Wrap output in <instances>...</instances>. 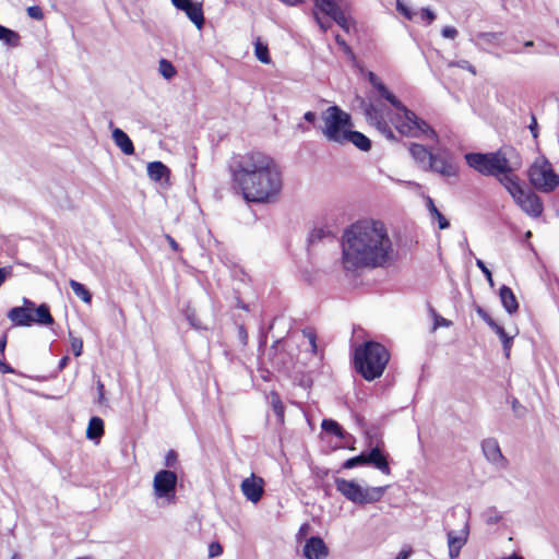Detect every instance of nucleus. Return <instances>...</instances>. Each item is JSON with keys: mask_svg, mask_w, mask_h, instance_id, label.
Segmentation results:
<instances>
[{"mask_svg": "<svg viewBox=\"0 0 559 559\" xmlns=\"http://www.w3.org/2000/svg\"><path fill=\"white\" fill-rule=\"evenodd\" d=\"M0 41L9 48H15L21 44V36L17 32L0 25Z\"/></svg>", "mask_w": 559, "mask_h": 559, "instance_id": "nucleus-27", "label": "nucleus"}, {"mask_svg": "<svg viewBox=\"0 0 559 559\" xmlns=\"http://www.w3.org/2000/svg\"><path fill=\"white\" fill-rule=\"evenodd\" d=\"M499 181L510 193L514 201L519 199L520 195H522V193L525 191V189L521 186L519 178L512 175L511 171L501 174Z\"/></svg>", "mask_w": 559, "mask_h": 559, "instance_id": "nucleus-20", "label": "nucleus"}, {"mask_svg": "<svg viewBox=\"0 0 559 559\" xmlns=\"http://www.w3.org/2000/svg\"><path fill=\"white\" fill-rule=\"evenodd\" d=\"M409 152L416 163L424 170H428L429 166H431V158L433 154L420 144H412Z\"/></svg>", "mask_w": 559, "mask_h": 559, "instance_id": "nucleus-21", "label": "nucleus"}, {"mask_svg": "<svg viewBox=\"0 0 559 559\" xmlns=\"http://www.w3.org/2000/svg\"><path fill=\"white\" fill-rule=\"evenodd\" d=\"M35 307H36V306H35V304H34L32 300H29V299H27V298H23V306H21L20 308H27V309H28V311H32V312H33V310L35 309Z\"/></svg>", "mask_w": 559, "mask_h": 559, "instance_id": "nucleus-55", "label": "nucleus"}, {"mask_svg": "<svg viewBox=\"0 0 559 559\" xmlns=\"http://www.w3.org/2000/svg\"><path fill=\"white\" fill-rule=\"evenodd\" d=\"M335 486L347 500L356 504L378 502L384 496L386 487H362L355 480L336 478Z\"/></svg>", "mask_w": 559, "mask_h": 559, "instance_id": "nucleus-7", "label": "nucleus"}, {"mask_svg": "<svg viewBox=\"0 0 559 559\" xmlns=\"http://www.w3.org/2000/svg\"><path fill=\"white\" fill-rule=\"evenodd\" d=\"M302 552L307 559H325L329 549L321 537L313 536L306 540Z\"/></svg>", "mask_w": 559, "mask_h": 559, "instance_id": "nucleus-17", "label": "nucleus"}, {"mask_svg": "<svg viewBox=\"0 0 559 559\" xmlns=\"http://www.w3.org/2000/svg\"><path fill=\"white\" fill-rule=\"evenodd\" d=\"M304 119L306 120V122L314 124L317 122V114L313 111H307L304 115Z\"/></svg>", "mask_w": 559, "mask_h": 559, "instance_id": "nucleus-48", "label": "nucleus"}, {"mask_svg": "<svg viewBox=\"0 0 559 559\" xmlns=\"http://www.w3.org/2000/svg\"><path fill=\"white\" fill-rule=\"evenodd\" d=\"M369 80L380 95L396 109L394 117L390 121L401 134L414 138L427 136L433 140L437 139L436 132L424 120L403 106L395 95L381 83L378 76L370 73Z\"/></svg>", "mask_w": 559, "mask_h": 559, "instance_id": "nucleus-4", "label": "nucleus"}, {"mask_svg": "<svg viewBox=\"0 0 559 559\" xmlns=\"http://www.w3.org/2000/svg\"><path fill=\"white\" fill-rule=\"evenodd\" d=\"M171 3L178 9L183 11L190 21L201 29L204 24V15L202 4L192 0H171Z\"/></svg>", "mask_w": 559, "mask_h": 559, "instance_id": "nucleus-14", "label": "nucleus"}, {"mask_svg": "<svg viewBox=\"0 0 559 559\" xmlns=\"http://www.w3.org/2000/svg\"><path fill=\"white\" fill-rule=\"evenodd\" d=\"M431 313L433 317V328H432L433 330H437L438 328H442V326L449 328L451 325V321H449L448 319L442 318L435 311H432Z\"/></svg>", "mask_w": 559, "mask_h": 559, "instance_id": "nucleus-41", "label": "nucleus"}, {"mask_svg": "<svg viewBox=\"0 0 559 559\" xmlns=\"http://www.w3.org/2000/svg\"><path fill=\"white\" fill-rule=\"evenodd\" d=\"M254 56L260 62L264 64H270L272 61L267 45L264 44L260 38H257L254 41Z\"/></svg>", "mask_w": 559, "mask_h": 559, "instance_id": "nucleus-29", "label": "nucleus"}, {"mask_svg": "<svg viewBox=\"0 0 559 559\" xmlns=\"http://www.w3.org/2000/svg\"><path fill=\"white\" fill-rule=\"evenodd\" d=\"M426 201H427V207H428V210H429L430 214H431L432 216H433V215H436L439 211H438V209L436 207V205H435V203H433L432 199H431V198H429V197H427Z\"/></svg>", "mask_w": 559, "mask_h": 559, "instance_id": "nucleus-50", "label": "nucleus"}, {"mask_svg": "<svg viewBox=\"0 0 559 559\" xmlns=\"http://www.w3.org/2000/svg\"><path fill=\"white\" fill-rule=\"evenodd\" d=\"M478 313L491 329L497 324L485 311L478 310Z\"/></svg>", "mask_w": 559, "mask_h": 559, "instance_id": "nucleus-47", "label": "nucleus"}, {"mask_svg": "<svg viewBox=\"0 0 559 559\" xmlns=\"http://www.w3.org/2000/svg\"><path fill=\"white\" fill-rule=\"evenodd\" d=\"M322 429L324 431L331 432L337 437H343V430H342L341 426L332 419H324L322 421Z\"/></svg>", "mask_w": 559, "mask_h": 559, "instance_id": "nucleus-36", "label": "nucleus"}, {"mask_svg": "<svg viewBox=\"0 0 559 559\" xmlns=\"http://www.w3.org/2000/svg\"><path fill=\"white\" fill-rule=\"evenodd\" d=\"M309 345L311 346V350L314 353L317 350L316 337L312 333L308 334Z\"/></svg>", "mask_w": 559, "mask_h": 559, "instance_id": "nucleus-57", "label": "nucleus"}, {"mask_svg": "<svg viewBox=\"0 0 559 559\" xmlns=\"http://www.w3.org/2000/svg\"><path fill=\"white\" fill-rule=\"evenodd\" d=\"M9 320L16 326H29L32 324V311L27 308L14 307L8 312Z\"/></svg>", "mask_w": 559, "mask_h": 559, "instance_id": "nucleus-23", "label": "nucleus"}, {"mask_svg": "<svg viewBox=\"0 0 559 559\" xmlns=\"http://www.w3.org/2000/svg\"><path fill=\"white\" fill-rule=\"evenodd\" d=\"M346 32L349 31L352 26V21L348 16L345 15V13L342 11V9L331 17Z\"/></svg>", "mask_w": 559, "mask_h": 559, "instance_id": "nucleus-37", "label": "nucleus"}, {"mask_svg": "<svg viewBox=\"0 0 559 559\" xmlns=\"http://www.w3.org/2000/svg\"><path fill=\"white\" fill-rule=\"evenodd\" d=\"M104 435V421L99 417H92L86 429V438L90 440H99Z\"/></svg>", "mask_w": 559, "mask_h": 559, "instance_id": "nucleus-28", "label": "nucleus"}, {"mask_svg": "<svg viewBox=\"0 0 559 559\" xmlns=\"http://www.w3.org/2000/svg\"><path fill=\"white\" fill-rule=\"evenodd\" d=\"M176 461V454L175 452L170 451L166 455V465L173 466L174 462Z\"/></svg>", "mask_w": 559, "mask_h": 559, "instance_id": "nucleus-56", "label": "nucleus"}, {"mask_svg": "<svg viewBox=\"0 0 559 559\" xmlns=\"http://www.w3.org/2000/svg\"><path fill=\"white\" fill-rule=\"evenodd\" d=\"M483 452L486 459L497 467H504L506 460L500 451L499 444L493 439H487L483 442Z\"/></svg>", "mask_w": 559, "mask_h": 559, "instance_id": "nucleus-18", "label": "nucleus"}, {"mask_svg": "<svg viewBox=\"0 0 559 559\" xmlns=\"http://www.w3.org/2000/svg\"><path fill=\"white\" fill-rule=\"evenodd\" d=\"M166 239H167V241H168L169 246H170L175 251H177V250L179 249L178 243L176 242V240H175L171 236L167 235V236H166Z\"/></svg>", "mask_w": 559, "mask_h": 559, "instance_id": "nucleus-58", "label": "nucleus"}, {"mask_svg": "<svg viewBox=\"0 0 559 559\" xmlns=\"http://www.w3.org/2000/svg\"><path fill=\"white\" fill-rule=\"evenodd\" d=\"M69 285L78 298H80L85 304H91L92 294L83 284L74 280H70Z\"/></svg>", "mask_w": 559, "mask_h": 559, "instance_id": "nucleus-30", "label": "nucleus"}, {"mask_svg": "<svg viewBox=\"0 0 559 559\" xmlns=\"http://www.w3.org/2000/svg\"><path fill=\"white\" fill-rule=\"evenodd\" d=\"M409 556L408 551H401L395 559H407Z\"/></svg>", "mask_w": 559, "mask_h": 559, "instance_id": "nucleus-61", "label": "nucleus"}, {"mask_svg": "<svg viewBox=\"0 0 559 559\" xmlns=\"http://www.w3.org/2000/svg\"><path fill=\"white\" fill-rule=\"evenodd\" d=\"M491 330L500 337L502 345H503L506 356L508 357L511 346H512V340H513L514 335H508L506 333L504 329L502 326H500L499 324H496Z\"/></svg>", "mask_w": 559, "mask_h": 559, "instance_id": "nucleus-33", "label": "nucleus"}, {"mask_svg": "<svg viewBox=\"0 0 559 559\" xmlns=\"http://www.w3.org/2000/svg\"><path fill=\"white\" fill-rule=\"evenodd\" d=\"M335 39H336V43H337L340 46H342V47H343V49H344L345 51H348V50H349L348 46L346 45V43H345V40H344L343 38H341V37L337 35V36L335 37Z\"/></svg>", "mask_w": 559, "mask_h": 559, "instance_id": "nucleus-60", "label": "nucleus"}, {"mask_svg": "<svg viewBox=\"0 0 559 559\" xmlns=\"http://www.w3.org/2000/svg\"><path fill=\"white\" fill-rule=\"evenodd\" d=\"M27 14L29 17L35 20H41L44 17L41 9L37 5L28 7Z\"/></svg>", "mask_w": 559, "mask_h": 559, "instance_id": "nucleus-43", "label": "nucleus"}, {"mask_svg": "<svg viewBox=\"0 0 559 559\" xmlns=\"http://www.w3.org/2000/svg\"><path fill=\"white\" fill-rule=\"evenodd\" d=\"M478 313L491 329L497 324L485 311L478 310Z\"/></svg>", "mask_w": 559, "mask_h": 559, "instance_id": "nucleus-46", "label": "nucleus"}, {"mask_svg": "<svg viewBox=\"0 0 559 559\" xmlns=\"http://www.w3.org/2000/svg\"><path fill=\"white\" fill-rule=\"evenodd\" d=\"M450 67H457V68H461L463 70H466V71L471 72L474 75L476 74L475 67L473 64H471L466 60H461V61H457V62H451Z\"/></svg>", "mask_w": 559, "mask_h": 559, "instance_id": "nucleus-42", "label": "nucleus"}, {"mask_svg": "<svg viewBox=\"0 0 559 559\" xmlns=\"http://www.w3.org/2000/svg\"><path fill=\"white\" fill-rule=\"evenodd\" d=\"M281 1L288 5H296L300 2V0H281Z\"/></svg>", "mask_w": 559, "mask_h": 559, "instance_id": "nucleus-63", "label": "nucleus"}, {"mask_svg": "<svg viewBox=\"0 0 559 559\" xmlns=\"http://www.w3.org/2000/svg\"><path fill=\"white\" fill-rule=\"evenodd\" d=\"M69 361V357L68 356H64L61 360H60V364H59V367L62 369L67 366Z\"/></svg>", "mask_w": 559, "mask_h": 559, "instance_id": "nucleus-62", "label": "nucleus"}, {"mask_svg": "<svg viewBox=\"0 0 559 559\" xmlns=\"http://www.w3.org/2000/svg\"><path fill=\"white\" fill-rule=\"evenodd\" d=\"M222 554V547L219 544H212L210 546V556L211 557H216V556H219Z\"/></svg>", "mask_w": 559, "mask_h": 559, "instance_id": "nucleus-49", "label": "nucleus"}, {"mask_svg": "<svg viewBox=\"0 0 559 559\" xmlns=\"http://www.w3.org/2000/svg\"><path fill=\"white\" fill-rule=\"evenodd\" d=\"M316 7L326 14L328 16L332 17L335 15L340 10L341 7L336 3L335 0H314Z\"/></svg>", "mask_w": 559, "mask_h": 559, "instance_id": "nucleus-31", "label": "nucleus"}, {"mask_svg": "<svg viewBox=\"0 0 559 559\" xmlns=\"http://www.w3.org/2000/svg\"><path fill=\"white\" fill-rule=\"evenodd\" d=\"M321 121L320 131L328 142L342 146L350 143L364 152L371 148V141L354 130L350 115L341 107H328L321 112Z\"/></svg>", "mask_w": 559, "mask_h": 559, "instance_id": "nucleus-3", "label": "nucleus"}, {"mask_svg": "<svg viewBox=\"0 0 559 559\" xmlns=\"http://www.w3.org/2000/svg\"><path fill=\"white\" fill-rule=\"evenodd\" d=\"M481 516L487 525L498 524L503 519L502 512L495 507H489L486 510H484Z\"/></svg>", "mask_w": 559, "mask_h": 559, "instance_id": "nucleus-32", "label": "nucleus"}, {"mask_svg": "<svg viewBox=\"0 0 559 559\" xmlns=\"http://www.w3.org/2000/svg\"><path fill=\"white\" fill-rule=\"evenodd\" d=\"M365 112L367 120L371 126L376 127L385 138L390 140L394 138L390 122L381 108L371 104L366 107Z\"/></svg>", "mask_w": 559, "mask_h": 559, "instance_id": "nucleus-12", "label": "nucleus"}, {"mask_svg": "<svg viewBox=\"0 0 559 559\" xmlns=\"http://www.w3.org/2000/svg\"><path fill=\"white\" fill-rule=\"evenodd\" d=\"M158 71L160 73V75L166 79V80H170L173 79L177 71L175 69V67L173 66V63L166 59H160L159 62H158Z\"/></svg>", "mask_w": 559, "mask_h": 559, "instance_id": "nucleus-34", "label": "nucleus"}, {"mask_svg": "<svg viewBox=\"0 0 559 559\" xmlns=\"http://www.w3.org/2000/svg\"><path fill=\"white\" fill-rule=\"evenodd\" d=\"M389 359L386 348L377 342H366L355 349V367L367 381L380 378Z\"/></svg>", "mask_w": 559, "mask_h": 559, "instance_id": "nucleus-5", "label": "nucleus"}, {"mask_svg": "<svg viewBox=\"0 0 559 559\" xmlns=\"http://www.w3.org/2000/svg\"><path fill=\"white\" fill-rule=\"evenodd\" d=\"M308 527H309V526H308V524H304V525L300 527V530H299V534H300V535H305V534L307 533V531H308Z\"/></svg>", "mask_w": 559, "mask_h": 559, "instance_id": "nucleus-64", "label": "nucleus"}, {"mask_svg": "<svg viewBox=\"0 0 559 559\" xmlns=\"http://www.w3.org/2000/svg\"><path fill=\"white\" fill-rule=\"evenodd\" d=\"M32 323L39 325H51L53 318L50 314L49 307L46 304H41L32 312Z\"/></svg>", "mask_w": 559, "mask_h": 559, "instance_id": "nucleus-26", "label": "nucleus"}, {"mask_svg": "<svg viewBox=\"0 0 559 559\" xmlns=\"http://www.w3.org/2000/svg\"><path fill=\"white\" fill-rule=\"evenodd\" d=\"M270 399H271V405H272L274 413L276 414L278 420L281 423H283L284 421V405H283L278 394L275 392H272L270 395Z\"/></svg>", "mask_w": 559, "mask_h": 559, "instance_id": "nucleus-35", "label": "nucleus"}, {"mask_svg": "<svg viewBox=\"0 0 559 559\" xmlns=\"http://www.w3.org/2000/svg\"><path fill=\"white\" fill-rule=\"evenodd\" d=\"M395 9L405 20L421 26H429L437 19L432 9L420 8L417 0H395Z\"/></svg>", "mask_w": 559, "mask_h": 559, "instance_id": "nucleus-10", "label": "nucleus"}, {"mask_svg": "<svg viewBox=\"0 0 559 559\" xmlns=\"http://www.w3.org/2000/svg\"><path fill=\"white\" fill-rule=\"evenodd\" d=\"M296 131H297L298 133H306V132H308V131H309V127H307V126H306V124H304V123H298V124L296 126Z\"/></svg>", "mask_w": 559, "mask_h": 559, "instance_id": "nucleus-59", "label": "nucleus"}, {"mask_svg": "<svg viewBox=\"0 0 559 559\" xmlns=\"http://www.w3.org/2000/svg\"><path fill=\"white\" fill-rule=\"evenodd\" d=\"M468 525L465 524L460 531L448 532V548L450 559H456L460 556V551L468 539Z\"/></svg>", "mask_w": 559, "mask_h": 559, "instance_id": "nucleus-16", "label": "nucleus"}, {"mask_svg": "<svg viewBox=\"0 0 559 559\" xmlns=\"http://www.w3.org/2000/svg\"><path fill=\"white\" fill-rule=\"evenodd\" d=\"M433 217L437 218L440 229H445L449 227V222L440 212L433 215Z\"/></svg>", "mask_w": 559, "mask_h": 559, "instance_id": "nucleus-45", "label": "nucleus"}, {"mask_svg": "<svg viewBox=\"0 0 559 559\" xmlns=\"http://www.w3.org/2000/svg\"><path fill=\"white\" fill-rule=\"evenodd\" d=\"M234 180L249 202H273L283 189L281 167L273 157L260 151H251L239 157Z\"/></svg>", "mask_w": 559, "mask_h": 559, "instance_id": "nucleus-2", "label": "nucleus"}, {"mask_svg": "<svg viewBox=\"0 0 559 559\" xmlns=\"http://www.w3.org/2000/svg\"><path fill=\"white\" fill-rule=\"evenodd\" d=\"M11 275V269L0 267V286Z\"/></svg>", "mask_w": 559, "mask_h": 559, "instance_id": "nucleus-52", "label": "nucleus"}, {"mask_svg": "<svg viewBox=\"0 0 559 559\" xmlns=\"http://www.w3.org/2000/svg\"><path fill=\"white\" fill-rule=\"evenodd\" d=\"M428 170H433L445 177H455L459 173L453 158L445 152L432 155L431 166H429Z\"/></svg>", "mask_w": 559, "mask_h": 559, "instance_id": "nucleus-13", "label": "nucleus"}, {"mask_svg": "<svg viewBox=\"0 0 559 559\" xmlns=\"http://www.w3.org/2000/svg\"><path fill=\"white\" fill-rule=\"evenodd\" d=\"M476 265L480 269V271L486 276V280H487L489 286L493 287L495 286V282H493V278H492V274H491L490 270L485 265L484 261L480 260V259H477L476 260Z\"/></svg>", "mask_w": 559, "mask_h": 559, "instance_id": "nucleus-40", "label": "nucleus"}, {"mask_svg": "<svg viewBox=\"0 0 559 559\" xmlns=\"http://www.w3.org/2000/svg\"><path fill=\"white\" fill-rule=\"evenodd\" d=\"M147 176L155 182H169L170 169L162 162H151L146 166Z\"/></svg>", "mask_w": 559, "mask_h": 559, "instance_id": "nucleus-19", "label": "nucleus"}, {"mask_svg": "<svg viewBox=\"0 0 559 559\" xmlns=\"http://www.w3.org/2000/svg\"><path fill=\"white\" fill-rule=\"evenodd\" d=\"M314 17L322 31H326L330 27V23L324 22L317 13H314Z\"/></svg>", "mask_w": 559, "mask_h": 559, "instance_id": "nucleus-54", "label": "nucleus"}, {"mask_svg": "<svg viewBox=\"0 0 559 559\" xmlns=\"http://www.w3.org/2000/svg\"><path fill=\"white\" fill-rule=\"evenodd\" d=\"M514 202L530 216L538 217L543 213L540 199L530 190H525Z\"/></svg>", "mask_w": 559, "mask_h": 559, "instance_id": "nucleus-15", "label": "nucleus"}, {"mask_svg": "<svg viewBox=\"0 0 559 559\" xmlns=\"http://www.w3.org/2000/svg\"><path fill=\"white\" fill-rule=\"evenodd\" d=\"M499 296L501 304L508 313L512 314L518 311L519 304L511 288L508 286H502L500 288Z\"/></svg>", "mask_w": 559, "mask_h": 559, "instance_id": "nucleus-25", "label": "nucleus"}, {"mask_svg": "<svg viewBox=\"0 0 559 559\" xmlns=\"http://www.w3.org/2000/svg\"><path fill=\"white\" fill-rule=\"evenodd\" d=\"M264 485L262 477L251 474L241 481L240 489L246 499L255 504L263 497Z\"/></svg>", "mask_w": 559, "mask_h": 559, "instance_id": "nucleus-11", "label": "nucleus"}, {"mask_svg": "<svg viewBox=\"0 0 559 559\" xmlns=\"http://www.w3.org/2000/svg\"><path fill=\"white\" fill-rule=\"evenodd\" d=\"M469 167L485 176H497L511 171V167L506 155L498 151L493 153H468L465 155Z\"/></svg>", "mask_w": 559, "mask_h": 559, "instance_id": "nucleus-6", "label": "nucleus"}, {"mask_svg": "<svg viewBox=\"0 0 559 559\" xmlns=\"http://www.w3.org/2000/svg\"><path fill=\"white\" fill-rule=\"evenodd\" d=\"M178 476L169 469L158 471L152 483L153 497L159 507H168L177 501Z\"/></svg>", "mask_w": 559, "mask_h": 559, "instance_id": "nucleus-8", "label": "nucleus"}, {"mask_svg": "<svg viewBox=\"0 0 559 559\" xmlns=\"http://www.w3.org/2000/svg\"><path fill=\"white\" fill-rule=\"evenodd\" d=\"M112 140L115 144L126 155H132L134 153V146L129 138V135L121 129L115 128L112 130Z\"/></svg>", "mask_w": 559, "mask_h": 559, "instance_id": "nucleus-24", "label": "nucleus"}, {"mask_svg": "<svg viewBox=\"0 0 559 559\" xmlns=\"http://www.w3.org/2000/svg\"><path fill=\"white\" fill-rule=\"evenodd\" d=\"M366 460L367 464H371L383 474L390 475L391 469L388 464L386 457L381 453L379 448H373L371 451L367 452Z\"/></svg>", "mask_w": 559, "mask_h": 559, "instance_id": "nucleus-22", "label": "nucleus"}, {"mask_svg": "<svg viewBox=\"0 0 559 559\" xmlns=\"http://www.w3.org/2000/svg\"><path fill=\"white\" fill-rule=\"evenodd\" d=\"M531 183L542 192H550L559 185V176L552 170L551 164L540 157L530 168Z\"/></svg>", "mask_w": 559, "mask_h": 559, "instance_id": "nucleus-9", "label": "nucleus"}, {"mask_svg": "<svg viewBox=\"0 0 559 559\" xmlns=\"http://www.w3.org/2000/svg\"><path fill=\"white\" fill-rule=\"evenodd\" d=\"M441 34L444 38L454 39L457 35V31L453 26H444Z\"/></svg>", "mask_w": 559, "mask_h": 559, "instance_id": "nucleus-44", "label": "nucleus"}, {"mask_svg": "<svg viewBox=\"0 0 559 559\" xmlns=\"http://www.w3.org/2000/svg\"><path fill=\"white\" fill-rule=\"evenodd\" d=\"M97 389H98V401H99V403H103L105 400V388L100 381L97 382Z\"/></svg>", "mask_w": 559, "mask_h": 559, "instance_id": "nucleus-53", "label": "nucleus"}, {"mask_svg": "<svg viewBox=\"0 0 559 559\" xmlns=\"http://www.w3.org/2000/svg\"><path fill=\"white\" fill-rule=\"evenodd\" d=\"M69 335L71 341V349L74 356H81L83 353V341L79 337L73 336L71 333Z\"/></svg>", "mask_w": 559, "mask_h": 559, "instance_id": "nucleus-39", "label": "nucleus"}, {"mask_svg": "<svg viewBox=\"0 0 559 559\" xmlns=\"http://www.w3.org/2000/svg\"><path fill=\"white\" fill-rule=\"evenodd\" d=\"M361 464H367L366 453H361L358 456L346 460L343 464V467L344 468H353V467H355L357 465H361Z\"/></svg>", "mask_w": 559, "mask_h": 559, "instance_id": "nucleus-38", "label": "nucleus"}, {"mask_svg": "<svg viewBox=\"0 0 559 559\" xmlns=\"http://www.w3.org/2000/svg\"><path fill=\"white\" fill-rule=\"evenodd\" d=\"M528 128L532 132V135L536 139L538 136V132H537V120L535 117H532Z\"/></svg>", "mask_w": 559, "mask_h": 559, "instance_id": "nucleus-51", "label": "nucleus"}, {"mask_svg": "<svg viewBox=\"0 0 559 559\" xmlns=\"http://www.w3.org/2000/svg\"><path fill=\"white\" fill-rule=\"evenodd\" d=\"M342 263L345 270L383 267L395 260L392 239L386 225L379 219H361L343 235Z\"/></svg>", "mask_w": 559, "mask_h": 559, "instance_id": "nucleus-1", "label": "nucleus"}]
</instances>
